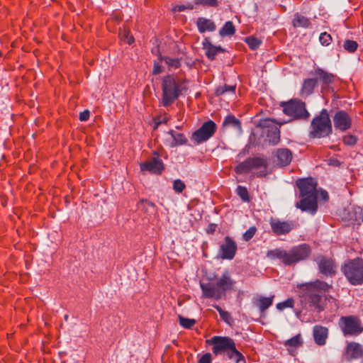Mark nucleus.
Instances as JSON below:
<instances>
[{
  "mask_svg": "<svg viewBox=\"0 0 363 363\" xmlns=\"http://www.w3.org/2000/svg\"><path fill=\"white\" fill-rule=\"evenodd\" d=\"M333 121L335 129L342 132L350 129L352 125L351 116L343 110L336 111L333 116Z\"/></svg>",
  "mask_w": 363,
  "mask_h": 363,
  "instance_id": "f8f14e48",
  "label": "nucleus"
},
{
  "mask_svg": "<svg viewBox=\"0 0 363 363\" xmlns=\"http://www.w3.org/2000/svg\"><path fill=\"white\" fill-rule=\"evenodd\" d=\"M348 362L356 360L363 357V346L356 342H350L347 345L345 354Z\"/></svg>",
  "mask_w": 363,
  "mask_h": 363,
  "instance_id": "2eb2a0df",
  "label": "nucleus"
},
{
  "mask_svg": "<svg viewBox=\"0 0 363 363\" xmlns=\"http://www.w3.org/2000/svg\"><path fill=\"white\" fill-rule=\"evenodd\" d=\"M343 143L346 145H354L357 143V138L353 135H346L342 138Z\"/></svg>",
  "mask_w": 363,
  "mask_h": 363,
  "instance_id": "49530a36",
  "label": "nucleus"
},
{
  "mask_svg": "<svg viewBox=\"0 0 363 363\" xmlns=\"http://www.w3.org/2000/svg\"><path fill=\"white\" fill-rule=\"evenodd\" d=\"M226 356L233 363H246L244 355L237 350L236 346Z\"/></svg>",
  "mask_w": 363,
  "mask_h": 363,
  "instance_id": "c756f323",
  "label": "nucleus"
},
{
  "mask_svg": "<svg viewBox=\"0 0 363 363\" xmlns=\"http://www.w3.org/2000/svg\"><path fill=\"white\" fill-rule=\"evenodd\" d=\"M162 60L170 68L177 69L180 67V61L178 58L164 57Z\"/></svg>",
  "mask_w": 363,
  "mask_h": 363,
  "instance_id": "f704fd0d",
  "label": "nucleus"
},
{
  "mask_svg": "<svg viewBox=\"0 0 363 363\" xmlns=\"http://www.w3.org/2000/svg\"><path fill=\"white\" fill-rule=\"evenodd\" d=\"M137 206L138 210L145 213H152L155 210V205L145 199L140 200Z\"/></svg>",
  "mask_w": 363,
  "mask_h": 363,
  "instance_id": "473e14b6",
  "label": "nucleus"
},
{
  "mask_svg": "<svg viewBox=\"0 0 363 363\" xmlns=\"http://www.w3.org/2000/svg\"><path fill=\"white\" fill-rule=\"evenodd\" d=\"M173 189L177 193H182L185 189L184 183L180 179H176L173 184Z\"/></svg>",
  "mask_w": 363,
  "mask_h": 363,
  "instance_id": "de8ad7c7",
  "label": "nucleus"
},
{
  "mask_svg": "<svg viewBox=\"0 0 363 363\" xmlns=\"http://www.w3.org/2000/svg\"><path fill=\"white\" fill-rule=\"evenodd\" d=\"M235 90V86L233 85H227L225 84L223 86H219L217 88L216 94L218 96L223 95L225 93H234Z\"/></svg>",
  "mask_w": 363,
  "mask_h": 363,
  "instance_id": "c9c22d12",
  "label": "nucleus"
},
{
  "mask_svg": "<svg viewBox=\"0 0 363 363\" xmlns=\"http://www.w3.org/2000/svg\"><path fill=\"white\" fill-rule=\"evenodd\" d=\"M196 4H200L205 6L216 7L218 6L217 0H194Z\"/></svg>",
  "mask_w": 363,
  "mask_h": 363,
  "instance_id": "a18cd8bd",
  "label": "nucleus"
},
{
  "mask_svg": "<svg viewBox=\"0 0 363 363\" xmlns=\"http://www.w3.org/2000/svg\"><path fill=\"white\" fill-rule=\"evenodd\" d=\"M313 337L315 342L318 345H324L328 337V329L323 326H315L313 328Z\"/></svg>",
  "mask_w": 363,
  "mask_h": 363,
  "instance_id": "bb28decb",
  "label": "nucleus"
},
{
  "mask_svg": "<svg viewBox=\"0 0 363 363\" xmlns=\"http://www.w3.org/2000/svg\"><path fill=\"white\" fill-rule=\"evenodd\" d=\"M303 343L302 338L300 334H298L284 342V345L289 348H297Z\"/></svg>",
  "mask_w": 363,
  "mask_h": 363,
  "instance_id": "72a5a7b5",
  "label": "nucleus"
},
{
  "mask_svg": "<svg viewBox=\"0 0 363 363\" xmlns=\"http://www.w3.org/2000/svg\"><path fill=\"white\" fill-rule=\"evenodd\" d=\"M277 164L280 166L288 165L292 160L291 152L286 148L278 149L276 152Z\"/></svg>",
  "mask_w": 363,
  "mask_h": 363,
  "instance_id": "b1692460",
  "label": "nucleus"
},
{
  "mask_svg": "<svg viewBox=\"0 0 363 363\" xmlns=\"http://www.w3.org/2000/svg\"><path fill=\"white\" fill-rule=\"evenodd\" d=\"M294 301L293 298H288L287 300L278 303L276 306L277 310L281 311L287 308H293Z\"/></svg>",
  "mask_w": 363,
  "mask_h": 363,
  "instance_id": "ea45409f",
  "label": "nucleus"
},
{
  "mask_svg": "<svg viewBox=\"0 0 363 363\" xmlns=\"http://www.w3.org/2000/svg\"><path fill=\"white\" fill-rule=\"evenodd\" d=\"M235 33V28L233 26V22L227 21L224 26L219 30V34L220 36H231L234 35Z\"/></svg>",
  "mask_w": 363,
  "mask_h": 363,
  "instance_id": "2f4dec72",
  "label": "nucleus"
},
{
  "mask_svg": "<svg viewBox=\"0 0 363 363\" xmlns=\"http://www.w3.org/2000/svg\"><path fill=\"white\" fill-rule=\"evenodd\" d=\"M186 89L184 82L179 78L173 75L164 77L162 82V106L166 107L173 104Z\"/></svg>",
  "mask_w": 363,
  "mask_h": 363,
  "instance_id": "20e7f679",
  "label": "nucleus"
},
{
  "mask_svg": "<svg viewBox=\"0 0 363 363\" xmlns=\"http://www.w3.org/2000/svg\"><path fill=\"white\" fill-rule=\"evenodd\" d=\"M121 40L129 45L134 42L133 37L125 30L120 33Z\"/></svg>",
  "mask_w": 363,
  "mask_h": 363,
  "instance_id": "79ce46f5",
  "label": "nucleus"
},
{
  "mask_svg": "<svg viewBox=\"0 0 363 363\" xmlns=\"http://www.w3.org/2000/svg\"><path fill=\"white\" fill-rule=\"evenodd\" d=\"M216 283L220 291L224 296L227 291H230L233 288L235 281L231 279L229 273L225 272L219 279H217Z\"/></svg>",
  "mask_w": 363,
  "mask_h": 363,
  "instance_id": "6ab92c4d",
  "label": "nucleus"
},
{
  "mask_svg": "<svg viewBox=\"0 0 363 363\" xmlns=\"http://www.w3.org/2000/svg\"><path fill=\"white\" fill-rule=\"evenodd\" d=\"M162 123L161 118H157L155 121V128H157V127Z\"/></svg>",
  "mask_w": 363,
  "mask_h": 363,
  "instance_id": "6e6d98bb",
  "label": "nucleus"
},
{
  "mask_svg": "<svg viewBox=\"0 0 363 363\" xmlns=\"http://www.w3.org/2000/svg\"><path fill=\"white\" fill-rule=\"evenodd\" d=\"M208 342L213 345L212 351L216 355L221 354L227 355L235 347V341L225 336H213Z\"/></svg>",
  "mask_w": 363,
  "mask_h": 363,
  "instance_id": "9d476101",
  "label": "nucleus"
},
{
  "mask_svg": "<svg viewBox=\"0 0 363 363\" xmlns=\"http://www.w3.org/2000/svg\"><path fill=\"white\" fill-rule=\"evenodd\" d=\"M268 162L266 158L261 157H250L240 163L235 167L238 174L252 172L258 177L267 174Z\"/></svg>",
  "mask_w": 363,
  "mask_h": 363,
  "instance_id": "39448f33",
  "label": "nucleus"
},
{
  "mask_svg": "<svg viewBox=\"0 0 363 363\" xmlns=\"http://www.w3.org/2000/svg\"><path fill=\"white\" fill-rule=\"evenodd\" d=\"M311 248L306 244L293 247L289 250L280 248L269 250L267 257L272 259H279L284 265H291L308 257Z\"/></svg>",
  "mask_w": 363,
  "mask_h": 363,
  "instance_id": "7ed1b4c3",
  "label": "nucleus"
},
{
  "mask_svg": "<svg viewBox=\"0 0 363 363\" xmlns=\"http://www.w3.org/2000/svg\"><path fill=\"white\" fill-rule=\"evenodd\" d=\"M294 27H301V28H308L310 26V21L308 18L304 16L296 13L294 14V18L292 21Z\"/></svg>",
  "mask_w": 363,
  "mask_h": 363,
  "instance_id": "c85d7f7f",
  "label": "nucleus"
},
{
  "mask_svg": "<svg viewBox=\"0 0 363 363\" xmlns=\"http://www.w3.org/2000/svg\"><path fill=\"white\" fill-rule=\"evenodd\" d=\"M318 196H319L320 199L325 201H328L329 199L328 192L323 189H320L319 191H318L317 197Z\"/></svg>",
  "mask_w": 363,
  "mask_h": 363,
  "instance_id": "3c124183",
  "label": "nucleus"
},
{
  "mask_svg": "<svg viewBox=\"0 0 363 363\" xmlns=\"http://www.w3.org/2000/svg\"><path fill=\"white\" fill-rule=\"evenodd\" d=\"M284 113L292 120H307L310 113L306 110L304 102L298 99H291L281 103Z\"/></svg>",
  "mask_w": 363,
  "mask_h": 363,
  "instance_id": "1a4fd4ad",
  "label": "nucleus"
},
{
  "mask_svg": "<svg viewBox=\"0 0 363 363\" xmlns=\"http://www.w3.org/2000/svg\"><path fill=\"white\" fill-rule=\"evenodd\" d=\"M163 169V162L157 157H152L150 160L140 164L142 172H149L154 174H160Z\"/></svg>",
  "mask_w": 363,
  "mask_h": 363,
  "instance_id": "f3484780",
  "label": "nucleus"
},
{
  "mask_svg": "<svg viewBox=\"0 0 363 363\" xmlns=\"http://www.w3.org/2000/svg\"><path fill=\"white\" fill-rule=\"evenodd\" d=\"M237 193L239 195V196L244 201H249V196L247 190L245 187L238 186L237 188Z\"/></svg>",
  "mask_w": 363,
  "mask_h": 363,
  "instance_id": "c03bdc74",
  "label": "nucleus"
},
{
  "mask_svg": "<svg viewBox=\"0 0 363 363\" xmlns=\"http://www.w3.org/2000/svg\"><path fill=\"white\" fill-rule=\"evenodd\" d=\"M90 116V113L88 110H85L80 113L79 114V120L81 121H86L89 119Z\"/></svg>",
  "mask_w": 363,
  "mask_h": 363,
  "instance_id": "603ef678",
  "label": "nucleus"
},
{
  "mask_svg": "<svg viewBox=\"0 0 363 363\" xmlns=\"http://www.w3.org/2000/svg\"><path fill=\"white\" fill-rule=\"evenodd\" d=\"M167 134L171 136L172 140H167V143L172 147L182 145L187 141L184 134L176 132L173 130H170Z\"/></svg>",
  "mask_w": 363,
  "mask_h": 363,
  "instance_id": "a878e982",
  "label": "nucleus"
},
{
  "mask_svg": "<svg viewBox=\"0 0 363 363\" xmlns=\"http://www.w3.org/2000/svg\"><path fill=\"white\" fill-rule=\"evenodd\" d=\"M314 74L318 77L316 79L320 80L323 84V88L329 86L334 79V75L333 74H330L321 68L315 69L314 71Z\"/></svg>",
  "mask_w": 363,
  "mask_h": 363,
  "instance_id": "393cba45",
  "label": "nucleus"
},
{
  "mask_svg": "<svg viewBox=\"0 0 363 363\" xmlns=\"http://www.w3.org/2000/svg\"><path fill=\"white\" fill-rule=\"evenodd\" d=\"M179 324L184 328L189 329L192 328L196 321L194 319L186 318L181 315L179 316Z\"/></svg>",
  "mask_w": 363,
  "mask_h": 363,
  "instance_id": "e433bc0d",
  "label": "nucleus"
},
{
  "mask_svg": "<svg viewBox=\"0 0 363 363\" xmlns=\"http://www.w3.org/2000/svg\"><path fill=\"white\" fill-rule=\"evenodd\" d=\"M311 128L309 135L313 138H324L332 133L331 121L326 109H323L320 115L312 120Z\"/></svg>",
  "mask_w": 363,
  "mask_h": 363,
  "instance_id": "423d86ee",
  "label": "nucleus"
},
{
  "mask_svg": "<svg viewBox=\"0 0 363 363\" xmlns=\"http://www.w3.org/2000/svg\"><path fill=\"white\" fill-rule=\"evenodd\" d=\"M338 325L345 336H357L363 333V323L357 315L342 316Z\"/></svg>",
  "mask_w": 363,
  "mask_h": 363,
  "instance_id": "6e6552de",
  "label": "nucleus"
},
{
  "mask_svg": "<svg viewBox=\"0 0 363 363\" xmlns=\"http://www.w3.org/2000/svg\"><path fill=\"white\" fill-rule=\"evenodd\" d=\"M318 83V79L315 78H310L304 80L302 89H301V95L302 96H309L313 91L314 88L316 86Z\"/></svg>",
  "mask_w": 363,
  "mask_h": 363,
  "instance_id": "cd10ccee",
  "label": "nucleus"
},
{
  "mask_svg": "<svg viewBox=\"0 0 363 363\" xmlns=\"http://www.w3.org/2000/svg\"><path fill=\"white\" fill-rule=\"evenodd\" d=\"M203 48L205 50L206 57L211 60H214L218 53L222 52L224 50L220 46H215L208 40L205 39L203 42Z\"/></svg>",
  "mask_w": 363,
  "mask_h": 363,
  "instance_id": "4be33fe9",
  "label": "nucleus"
},
{
  "mask_svg": "<svg viewBox=\"0 0 363 363\" xmlns=\"http://www.w3.org/2000/svg\"><path fill=\"white\" fill-rule=\"evenodd\" d=\"M342 272L348 281L352 285L363 284V259L356 258L345 263Z\"/></svg>",
  "mask_w": 363,
  "mask_h": 363,
  "instance_id": "0eeeda50",
  "label": "nucleus"
},
{
  "mask_svg": "<svg viewBox=\"0 0 363 363\" xmlns=\"http://www.w3.org/2000/svg\"><path fill=\"white\" fill-rule=\"evenodd\" d=\"M296 185L302 197L300 202L297 203L296 207L314 215L318 209L316 181L311 177L301 179L296 182Z\"/></svg>",
  "mask_w": 363,
  "mask_h": 363,
  "instance_id": "f03ea898",
  "label": "nucleus"
},
{
  "mask_svg": "<svg viewBox=\"0 0 363 363\" xmlns=\"http://www.w3.org/2000/svg\"><path fill=\"white\" fill-rule=\"evenodd\" d=\"M162 69L161 65H160L158 63H155L154 65L153 74H160V72H162Z\"/></svg>",
  "mask_w": 363,
  "mask_h": 363,
  "instance_id": "864d4df0",
  "label": "nucleus"
},
{
  "mask_svg": "<svg viewBox=\"0 0 363 363\" xmlns=\"http://www.w3.org/2000/svg\"><path fill=\"white\" fill-rule=\"evenodd\" d=\"M196 26L201 33H203L206 31L213 32L216 30V24L213 21L203 17H199L197 19Z\"/></svg>",
  "mask_w": 363,
  "mask_h": 363,
  "instance_id": "5701e85b",
  "label": "nucleus"
},
{
  "mask_svg": "<svg viewBox=\"0 0 363 363\" xmlns=\"http://www.w3.org/2000/svg\"><path fill=\"white\" fill-rule=\"evenodd\" d=\"M223 127H233L238 130H241V125L240 121L232 115L227 116L223 122Z\"/></svg>",
  "mask_w": 363,
  "mask_h": 363,
  "instance_id": "7c9ffc66",
  "label": "nucleus"
},
{
  "mask_svg": "<svg viewBox=\"0 0 363 363\" xmlns=\"http://www.w3.org/2000/svg\"><path fill=\"white\" fill-rule=\"evenodd\" d=\"M319 41L323 45L328 46L330 44L332 38L330 34L324 32L320 35Z\"/></svg>",
  "mask_w": 363,
  "mask_h": 363,
  "instance_id": "37998d69",
  "label": "nucleus"
},
{
  "mask_svg": "<svg viewBox=\"0 0 363 363\" xmlns=\"http://www.w3.org/2000/svg\"><path fill=\"white\" fill-rule=\"evenodd\" d=\"M212 358L210 353H206L200 357L199 363H211Z\"/></svg>",
  "mask_w": 363,
  "mask_h": 363,
  "instance_id": "8fccbe9b",
  "label": "nucleus"
},
{
  "mask_svg": "<svg viewBox=\"0 0 363 363\" xmlns=\"http://www.w3.org/2000/svg\"><path fill=\"white\" fill-rule=\"evenodd\" d=\"M320 272L326 276H331L335 273V264L333 259L322 257L318 262Z\"/></svg>",
  "mask_w": 363,
  "mask_h": 363,
  "instance_id": "412c9836",
  "label": "nucleus"
},
{
  "mask_svg": "<svg viewBox=\"0 0 363 363\" xmlns=\"http://www.w3.org/2000/svg\"><path fill=\"white\" fill-rule=\"evenodd\" d=\"M216 124L211 120L203 123V125L193 133L191 139L197 144H201L210 139L216 133Z\"/></svg>",
  "mask_w": 363,
  "mask_h": 363,
  "instance_id": "9b49d317",
  "label": "nucleus"
},
{
  "mask_svg": "<svg viewBox=\"0 0 363 363\" xmlns=\"http://www.w3.org/2000/svg\"><path fill=\"white\" fill-rule=\"evenodd\" d=\"M213 306L217 310V311L219 313V315L223 320H224L227 323H230V321L231 320L230 314L224 310H223L218 305H213Z\"/></svg>",
  "mask_w": 363,
  "mask_h": 363,
  "instance_id": "58836bf2",
  "label": "nucleus"
},
{
  "mask_svg": "<svg viewBox=\"0 0 363 363\" xmlns=\"http://www.w3.org/2000/svg\"><path fill=\"white\" fill-rule=\"evenodd\" d=\"M358 44L354 40H347L344 42L343 48L349 52H354L357 49Z\"/></svg>",
  "mask_w": 363,
  "mask_h": 363,
  "instance_id": "4c0bfd02",
  "label": "nucleus"
},
{
  "mask_svg": "<svg viewBox=\"0 0 363 363\" xmlns=\"http://www.w3.org/2000/svg\"><path fill=\"white\" fill-rule=\"evenodd\" d=\"M237 244L230 237L225 238V241L220 245L219 256L223 259H233L237 252Z\"/></svg>",
  "mask_w": 363,
  "mask_h": 363,
  "instance_id": "4468645a",
  "label": "nucleus"
},
{
  "mask_svg": "<svg viewBox=\"0 0 363 363\" xmlns=\"http://www.w3.org/2000/svg\"><path fill=\"white\" fill-rule=\"evenodd\" d=\"M257 231V228L255 226L250 227L244 234H243V240L245 241H249L252 237L255 235Z\"/></svg>",
  "mask_w": 363,
  "mask_h": 363,
  "instance_id": "09e8293b",
  "label": "nucleus"
},
{
  "mask_svg": "<svg viewBox=\"0 0 363 363\" xmlns=\"http://www.w3.org/2000/svg\"><path fill=\"white\" fill-rule=\"evenodd\" d=\"M246 43L252 50L257 49L261 44V41L252 36L246 38Z\"/></svg>",
  "mask_w": 363,
  "mask_h": 363,
  "instance_id": "a19ab883",
  "label": "nucleus"
},
{
  "mask_svg": "<svg viewBox=\"0 0 363 363\" xmlns=\"http://www.w3.org/2000/svg\"><path fill=\"white\" fill-rule=\"evenodd\" d=\"M200 286L203 292V296L205 298H213L216 300H218L223 296L221 292L220 291L218 286L216 285V283L215 284L211 283H201Z\"/></svg>",
  "mask_w": 363,
  "mask_h": 363,
  "instance_id": "a211bd4d",
  "label": "nucleus"
},
{
  "mask_svg": "<svg viewBox=\"0 0 363 363\" xmlns=\"http://www.w3.org/2000/svg\"><path fill=\"white\" fill-rule=\"evenodd\" d=\"M65 319L67 320L68 319V315H65Z\"/></svg>",
  "mask_w": 363,
  "mask_h": 363,
  "instance_id": "13d9d810",
  "label": "nucleus"
},
{
  "mask_svg": "<svg viewBox=\"0 0 363 363\" xmlns=\"http://www.w3.org/2000/svg\"><path fill=\"white\" fill-rule=\"evenodd\" d=\"M298 287L302 303H308L318 311L323 310V307L321 306V294L328 292L331 289V285L323 281L316 280L313 282L301 284Z\"/></svg>",
  "mask_w": 363,
  "mask_h": 363,
  "instance_id": "f257e3e1",
  "label": "nucleus"
},
{
  "mask_svg": "<svg viewBox=\"0 0 363 363\" xmlns=\"http://www.w3.org/2000/svg\"><path fill=\"white\" fill-rule=\"evenodd\" d=\"M274 298V295L270 297H264L263 296L257 295L253 297L252 301L253 305L258 308L260 313L262 314L272 305Z\"/></svg>",
  "mask_w": 363,
  "mask_h": 363,
  "instance_id": "aec40b11",
  "label": "nucleus"
},
{
  "mask_svg": "<svg viewBox=\"0 0 363 363\" xmlns=\"http://www.w3.org/2000/svg\"><path fill=\"white\" fill-rule=\"evenodd\" d=\"M261 125L267 128V137L269 142L272 145L277 144L280 140V125L277 124L274 120L269 118L264 120Z\"/></svg>",
  "mask_w": 363,
  "mask_h": 363,
  "instance_id": "ddd939ff",
  "label": "nucleus"
},
{
  "mask_svg": "<svg viewBox=\"0 0 363 363\" xmlns=\"http://www.w3.org/2000/svg\"><path fill=\"white\" fill-rule=\"evenodd\" d=\"M186 7L184 5H176L173 8V11L174 12H181L184 11Z\"/></svg>",
  "mask_w": 363,
  "mask_h": 363,
  "instance_id": "5fc2aeb1",
  "label": "nucleus"
},
{
  "mask_svg": "<svg viewBox=\"0 0 363 363\" xmlns=\"http://www.w3.org/2000/svg\"><path fill=\"white\" fill-rule=\"evenodd\" d=\"M270 225L272 231L276 235H286L289 233L293 228L294 224L289 221H281L279 219L272 218L270 220Z\"/></svg>",
  "mask_w": 363,
  "mask_h": 363,
  "instance_id": "dca6fc26",
  "label": "nucleus"
},
{
  "mask_svg": "<svg viewBox=\"0 0 363 363\" xmlns=\"http://www.w3.org/2000/svg\"><path fill=\"white\" fill-rule=\"evenodd\" d=\"M161 121H162V123H166L168 121L167 117L164 116L162 118H161Z\"/></svg>",
  "mask_w": 363,
  "mask_h": 363,
  "instance_id": "4d7b16f0",
  "label": "nucleus"
}]
</instances>
